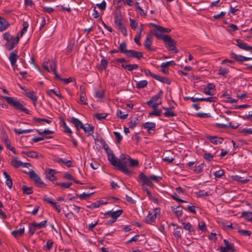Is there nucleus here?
<instances>
[{"label":"nucleus","mask_w":252,"mask_h":252,"mask_svg":"<svg viewBox=\"0 0 252 252\" xmlns=\"http://www.w3.org/2000/svg\"><path fill=\"white\" fill-rule=\"evenodd\" d=\"M117 116L120 118H121V119H126V117H127L128 116V114H123V112L120 110H118L117 111Z\"/></svg>","instance_id":"nucleus-61"},{"label":"nucleus","mask_w":252,"mask_h":252,"mask_svg":"<svg viewBox=\"0 0 252 252\" xmlns=\"http://www.w3.org/2000/svg\"><path fill=\"white\" fill-rule=\"evenodd\" d=\"M232 178L236 181L239 182L241 183L242 184H245L248 182H249L252 177L251 176H249L247 177L246 179H244L243 177H241L240 176L238 175H235L232 176Z\"/></svg>","instance_id":"nucleus-27"},{"label":"nucleus","mask_w":252,"mask_h":252,"mask_svg":"<svg viewBox=\"0 0 252 252\" xmlns=\"http://www.w3.org/2000/svg\"><path fill=\"white\" fill-rule=\"evenodd\" d=\"M236 41L237 43L236 45L239 47V48L246 51H252V47L244 43L242 40L237 39H236Z\"/></svg>","instance_id":"nucleus-14"},{"label":"nucleus","mask_w":252,"mask_h":252,"mask_svg":"<svg viewBox=\"0 0 252 252\" xmlns=\"http://www.w3.org/2000/svg\"><path fill=\"white\" fill-rule=\"evenodd\" d=\"M183 230L181 226H177V227L174 229L173 235L178 239L181 238L182 233Z\"/></svg>","instance_id":"nucleus-36"},{"label":"nucleus","mask_w":252,"mask_h":252,"mask_svg":"<svg viewBox=\"0 0 252 252\" xmlns=\"http://www.w3.org/2000/svg\"><path fill=\"white\" fill-rule=\"evenodd\" d=\"M33 120L37 123H41V122H46L47 124H50L51 123V121L46 119H41L36 117H33Z\"/></svg>","instance_id":"nucleus-60"},{"label":"nucleus","mask_w":252,"mask_h":252,"mask_svg":"<svg viewBox=\"0 0 252 252\" xmlns=\"http://www.w3.org/2000/svg\"><path fill=\"white\" fill-rule=\"evenodd\" d=\"M57 162L58 163L62 162L68 167H71L73 166V165H72V161L71 160H68L66 158H59L57 160Z\"/></svg>","instance_id":"nucleus-45"},{"label":"nucleus","mask_w":252,"mask_h":252,"mask_svg":"<svg viewBox=\"0 0 252 252\" xmlns=\"http://www.w3.org/2000/svg\"><path fill=\"white\" fill-rule=\"evenodd\" d=\"M19 42V35H17L15 37H13L11 38L8 41H6V42L5 44V48L8 51H10L13 49L16 45Z\"/></svg>","instance_id":"nucleus-8"},{"label":"nucleus","mask_w":252,"mask_h":252,"mask_svg":"<svg viewBox=\"0 0 252 252\" xmlns=\"http://www.w3.org/2000/svg\"><path fill=\"white\" fill-rule=\"evenodd\" d=\"M126 56L128 58H135L138 60L143 58V53L134 50H128Z\"/></svg>","instance_id":"nucleus-9"},{"label":"nucleus","mask_w":252,"mask_h":252,"mask_svg":"<svg viewBox=\"0 0 252 252\" xmlns=\"http://www.w3.org/2000/svg\"><path fill=\"white\" fill-rule=\"evenodd\" d=\"M82 129L87 133V136L92 135L94 132V126L90 124L87 123L84 125Z\"/></svg>","instance_id":"nucleus-13"},{"label":"nucleus","mask_w":252,"mask_h":252,"mask_svg":"<svg viewBox=\"0 0 252 252\" xmlns=\"http://www.w3.org/2000/svg\"><path fill=\"white\" fill-rule=\"evenodd\" d=\"M122 20L123 17L120 13L119 14H118L117 13H114V23L115 24H120V23H122Z\"/></svg>","instance_id":"nucleus-48"},{"label":"nucleus","mask_w":252,"mask_h":252,"mask_svg":"<svg viewBox=\"0 0 252 252\" xmlns=\"http://www.w3.org/2000/svg\"><path fill=\"white\" fill-rule=\"evenodd\" d=\"M163 91L160 90L159 92L153 96L151 99L147 102L148 105L152 108L157 107L158 105L161 104V102H158V99L163 95Z\"/></svg>","instance_id":"nucleus-6"},{"label":"nucleus","mask_w":252,"mask_h":252,"mask_svg":"<svg viewBox=\"0 0 252 252\" xmlns=\"http://www.w3.org/2000/svg\"><path fill=\"white\" fill-rule=\"evenodd\" d=\"M47 221V220H45L39 223H37L34 221H33V223H34L35 226H36V228H41L46 227Z\"/></svg>","instance_id":"nucleus-59"},{"label":"nucleus","mask_w":252,"mask_h":252,"mask_svg":"<svg viewBox=\"0 0 252 252\" xmlns=\"http://www.w3.org/2000/svg\"><path fill=\"white\" fill-rule=\"evenodd\" d=\"M18 58V56L14 52H12L10 53L9 60L10 63L12 66H14L16 64L17 60Z\"/></svg>","instance_id":"nucleus-28"},{"label":"nucleus","mask_w":252,"mask_h":252,"mask_svg":"<svg viewBox=\"0 0 252 252\" xmlns=\"http://www.w3.org/2000/svg\"><path fill=\"white\" fill-rule=\"evenodd\" d=\"M3 98L7 101L9 105L12 106L15 110L24 112L27 114H32L30 111L24 107L19 101L15 100L14 97L3 96Z\"/></svg>","instance_id":"nucleus-3"},{"label":"nucleus","mask_w":252,"mask_h":252,"mask_svg":"<svg viewBox=\"0 0 252 252\" xmlns=\"http://www.w3.org/2000/svg\"><path fill=\"white\" fill-rule=\"evenodd\" d=\"M129 156L124 154L121 155L119 159H114L113 157V160L111 161V164L125 174L130 175L131 171L127 168V164H129Z\"/></svg>","instance_id":"nucleus-1"},{"label":"nucleus","mask_w":252,"mask_h":252,"mask_svg":"<svg viewBox=\"0 0 252 252\" xmlns=\"http://www.w3.org/2000/svg\"><path fill=\"white\" fill-rule=\"evenodd\" d=\"M129 166L130 167H136L139 164V161L137 159H132L130 157H129Z\"/></svg>","instance_id":"nucleus-55"},{"label":"nucleus","mask_w":252,"mask_h":252,"mask_svg":"<svg viewBox=\"0 0 252 252\" xmlns=\"http://www.w3.org/2000/svg\"><path fill=\"white\" fill-rule=\"evenodd\" d=\"M238 232L242 235L244 236H250L252 232L249 230H242L241 229H238Z\"/></svg>","instance_id":"nucleus-64"},{"label":"nucleus","mask_w":252,"mask_h":252,"mask_svg":"<svg viewBox=\"0 0 252 252\" xmlns=\"http://www.w3.org/2000/svg\"><path fill=\"white\" fill-rule=\"evenodd\" d=\"M158 32L156 33V36L158 39V36H165V35L162 34V33H169L171 31V29L169 28H163L162 26H159L158 27Z\"/></svg>","instance_id":"nucleus-23"},{"label":"nucleus","mask_w":252,"mask_h":252,"mask_svg":"<svg viewBox=\"0 0 252 252\" xmlns=\"http://www.w3.org/2000/svg\"><path fill=\"white\" fill-rule=\"evenodd\" d=\"M204 164L201 163L197 166H195V168L193 170V172L196 174H199L203 171Z\"/></svg>","instance_id":"nucleus-52"},{"label":"nucleus","mask_w":252,"mask_h":252,"mask_svg":"<svg viewBox=\"0 0 252 252\" xmlns=\"http://www.w3.org/2000/svg\"><path fill=\"white\" fill-rule=\"evenodd\" d=\"M113 134L116 138L117 143H120L123 138L122 136L117 131L113 132Z\"/></svg>","instance_id":"nucleus-63"},{"label":"nucleus","mask_w":252,"mask_h":252,"mask_svg":"<svg viewBox=\"0 0 252 252\" xmlns=\"http://www.w3.org/2000/svg\"><path fill=\"white\" fill-rule=\"evenodd\" d=\"M163 109L165 110V112L163 113V115L166 117H173L177 116V114L171 111V108L169 107H163Z\"/></svg>","instance_id":"nucleus-39"},{"label":"nucleus","mask_w":252,"mask_h":252,"mask_svg":"<svg viewBox=\"0 0 252 252\" xmlns=\"http://www.w3.org/2000/svg\"><path fill=\"white\" fill-rule=\"evenodd\" d=\"M143 189L146 192L150 200H153L155 203H156L158 202V199L152 195L151 191L147 188H145L143 187Z\"/></svg>","instance_id":"nucleus-42"},{"label":"nucleus","mask_w":252,"mask_h":252,"mask_svg":"<svg viewBox=\"0 0 252 252\" xmlns=\"http://www.w3.org/2000/svg\"><path fill=\"white\" fill-rule=\"evenodd\" d=\"M14 131L15 132V133L18 134H21L22 133H29L32 131L33 129H25V130H22L21 129H16L15 128L13 129Z\"/></svg>","instance_id":"nucleus-53"},{"label":"nucleus","mask_w":252,"mask_h":252,"mask_svg":"<svg viewBox=\"0 0 252 252\" xmlns=\"http://www.w3.org/2000/svg\"><path fill=\"white\" fill-rule=\"evenodd\" d=\"M214 158V156L210 153H205L203 155V158L208 161H211Z\"/></svg>","instance_id":"nucleus-62"},{"label":"nucleus","mask_w":252,"mask_h":252,"mask_svg":"<svg viewBox=\"0 0 252 252\" xmlns=\"http://www.w3.org/2000/svg\"><path fill=\"white\" fill-rule=\"evenodd\" d=\"M142 127L147 129L150 134L151 130H155L156 128V124L153 122H146L142 124Z\"/></svg>","instance_id":"nucleus-24"},{"label":"nucleus","mask_w":252,"mask_h":252,"mask_svg":"<svg viewBox=\"0 0 252 252\" xmlns=\"http://www.w3.org/2000/svg\"><path fill=\"white\" fill-rule=\"evenodd\" d=\"M153 111L149 113V116H160L162 113V111L161 109H158L157 107L153 108Z\"/></svg>","instance_id":"nucleus-44"},{"label":"nucleus","mask_w":252,"mask_h":252,"mask_svg":"<svg viewBox=\"0 0 252 252\" xmlns=\"http://www.w3.org/2000/svg\"><path fill=\"white\" fill-rule=\"evenodd\" d=\"M206 138L209 140V141L215 144L218 145L221 144L223 139L221 137H218L217 136H207Z\"/></svg>","instance_id":"nucleus-21"},{"label":"nucleus","mask_w":252,"mask_h":252,"mask_svg":"<svg viewBox=\"0 0 252 252\" xmlns=\"http://www.w3.org/2000/svg\"><path fill=\"white\" fill-rule=\"evenodd\" d=\"M122 67L126 69L129 71H132L134 69H136L138 68L139 66L137 64H122Z\"/></svg>","instance_id":"nucleus-34"},{"label":"nucleus","mask_w":252,"mask_h":252,"mask_svg":"<svg viewBox=\"0 0 252 252\" xmlns=\"http://www.w3.org/2000/svg\"><path fill=\"white\" fill-rule=\"evenodd\" d=\"M161 179L162 177L161 176L152 175L149 177H147L144 173L141 172L138 175V181L142 183V186L146 185L150 187H154V185L152 182V181L158 183Z\"/></svg>","instance_id":"nucleus-2"},{"label":"nucleus","mask_w":252,"mask_h":252,"mask_svg":"<svg viewBox=\"0 0 252 252\" xmlns=\"http://www.w3.org/2000/svg\"><path fill=\"white\" fill-rule=\"evenodd\" d=\"M25 232V228L24 227L21 228L19 230H15L11 232V234L14 236L15 238H18V237L22 236L24 235Z\"/></svg>","instance_id":"nucleus-32"},{"label":"nucleus","mask_w":252,"mask_h":252,"mask_svg":"<svg viewBox=\"0 0 252 252\" xmlns=\"http://www.w3.org/2000/svg\"><path fill=\"white\" fill-rule=\"evenodd\" d=\"M24 172L29 175L30 178L34 182L37 187L39 188L46 187V185L41 181L39 176L34 170H32L29 172L24 171Z\"/></svg>","instance_id":"nucleus-5"},{"label":"nucleus","mask_w":252,"mask_h":252,"mask_svg":"<svg viewBox=\"0 0 252 252\" xmlns=\"http://www.w3.org/2000/svg\"><path fill=\"white\" fill-rule=\"evenodd\" d=\"M86 101L87 97L86 96V94L84 91V90H82L81 89V92L80 94V103L82 104L86 105L88 104Z\"/></svg>","instance_id":"nucleus-41"},{"label":"nucleus","mask_w":252,"mask_h":252,"mask_svg":"<svg viewBox=\"0 0 252 252\" xmlns=\"http://www.w3.org/2000/svg\"><path fill=\"white\" fill-rule=\"evenodd\" d=\"M108 63V62L104 58L102 59L100 64L97 66L98 69L101 71L106 70Z\"/></svg>","instance_id":"nucleus-35"},{"label":"nucleus","mask_w":252,"mask_h":252,"mask_svg":"<svg viewBox=\"0 0 252 252\" xmlns=\"http://www.w3.org/2000/svg\"><path fill=\"white\" fill-rule=\"evenodd\" d=\"M43 200L44 201L48 202L53 207H54L58 213L61 211V209L59 205H57L56 203L54 202L51 198L48 197L47 195H44Z\"/></svg>","instance_id":"nucleus-17"},{"label":"nucleus","mask_w":252,"mask_h":252,"mask_svg":"<svg viewBox=\"0 0 252 252\" xmlns=\"http://www.w3.org/2000/svg\"><path fill=\"white\" fill-rule=\"evenodd\" d=\"M230 55L232 59L235 60V61L238 62L242 63L245 61L244 58H245V57L243 56L242 55H238L235 53L233 52L232 51L230 52Z\"/></svg>","instance_id":"nucleus-29"},{"label":"nucleus","mask_w":252,"mask_h":252,"mask_svg":"<svg viewBox=\"0 0 252 252\" xmlns=\"http://www.w3.org/2000/svg\"><path fill=\"white\" fill-rule=\"evenodd\" d=\"M123 210H118L115 211H108L104 213V215L108 216L115 221L117 220V218L119 217L123 213Z\"/></svg>","instance_id":"nucleus-11"},{"label":"nucleus","mask_w":252,"mask_h":252,"mask_svg":"<svg viewBox=\"0 0 252 252\" xmlns=\"http://www.w3.org/2000/svg\"><path fill=\"white\" fill-rule=\"evenodd\" d=\"M47 94L50 96H52V94H54L56 96H57L59 98L62 99L63 98V96L61 93H57L56 91H55L54 89H51L49 90H48L46 92Z\"/></svg>","instance_id":"nucleus-50"},{"label":"nucleus","mask_w":252,"mask_h":252,"mask_svg":"<svg viewBox=\"0 0 252 252\" xmlns=\"http://www.w3.org/2000/svg\"><path fill=\"white\" fill-rule=\"evenodd\" d=\"M127 44L126 42H122L119 46V51L121 53L126 55L128 51V50H127Z\"/></svg>","instance_id":"nucleus-37"},{"label":"nucleus","mask_w":252,"mask_h":252,"mask_svg":"<svg viewBox=\"0 0 252 252\" xmlns=\"http://www.w3.org/2000/svg\"><path fill=\"white\" fill-rule=\"evenodd\" d=\"M152 42V35L150 33H148L146 36L145 40L144 41V46L145 48L149 51H155V49L151 47Z\"/></svg>","instance_id":"nucleus-12"},{"label":"nucleus","mask_w":252,"mask_h":252,"mask_svg":"<svg viewBox=\"0 0 252 252\" xmlns=\"http://www.w3.org/2000/svg\"><path fill=\"white\" fill-rule=\"evenodd\" d=\"M24 92L25 94L32 101L33 105L36 106L37 97L35 95V93L33 91L28 92L26 90Z\"/></svg>","instance_id":"nucleus-19"},{"label":"nucleus","mask_w":252,"mask_h":252,"mask_svg":"<svg viewBox=\"0 0 252 252\" xmlns=\"http://www.w3.org/2000/svg\"><path fill=\"white\" fill-rule=\"evenodd\" d=\"M21 189L24 194L30 195L33 193L32 187H28L25 185H23L21 186Z\"/></svg>","instance_id":"nucleus-38"},{"label":"nucleus","mask_w":252,"mask_h":252,"mask_svg":"<svg viewBox=\"0 0 252 252\" xmlns=\"http://www.w3.org/2000/svg\"><path fill=\"white\" fill-rule=\"evenodd\" d=\"M11 164L16 168H19L20 166H22L23 164V162L18 160L17 158H14L11 161Z\"/></svg>","instance_id":"nucleus-43"},{"label":"nucleus","mask_w":252,"mask_h":252,"mask_svg":"<svg viewBox=\"0 0 252 252\" xmlns=\"http://www.w3.org/2000/svg\"><path fill=\"white\" fill-rule=\"evenodd\" d=\"M9 26V24L3 17H0V32L6 30Z\"/></svg>","instance_id":"nucleus-25"},{"label":"nucleus","mask_w":252,"mask_h":252,"mask_svg":"<svg viewBox=\"0 0 252 252\" xmlns=\"http://www.w3.org/2000/svg\"><path fill=\"white\" fill-rule=\"evenodd\" d=\"M239 126V125L238 124H236V125H232L231 123H229L228 124L216 123L215 125V126L218 128L230 127L233 129L237 128Z\"/></svg>","instance_id":"nucleus-16"},{"label":"nucleus","mask_w":252,"mask_h":252,"mask_svg":"<svg viewBox=\"0 0 252 252\" xmlns=\"http://www.w3.org/2000/svg\"><path fill=\"white\" fill-rule=\"evenodd\" d=\"M158 39H162L165 43V46L169 51H172L174 53H178L176 47V41L172 38L169 35L166 34L165 36H158Z\"/></svg>","instance_id":"nucleus-4"},{"label":"nucleus","mask_w":252,"mask_h":252,"mask_svg":"<svg viewBox=\"0 0 252 252\" xmlns=\"http://www.w3.org/2000/svg\"><path fill=\"white\" fill-rule=\"evenodd\" d=\"M3 175L4 176L6 179V185L10 189H11L13 184L11 178L6 171H4L3 172Z\"/></svg>","instance_id":"nucleus-30"},{"label":"nucleus","mask_w":252,"mask_h":252,"mask_svg":"<svg viewBox=\"0 0 252 252\" xmlns=\"http://www.w3.org/2000/svg\"><path fill=\"white\" fill-rule=\"evenodd\" d=\"M106 153L108 156V160L110 161V163L111 161L113 160L112 158L114 157V159H116L117 158L115 156L114 154L113 153V151L111 150H108V151H107V152H106Z\"/></svg>","instance_id":"nucleus-58"},{"label":"nucleus","mask_w":252,"mask_h":252,"mask_svg":"<svg viewBox=\"0 0 252 252\" xmlns=\"http://www.w3.org/2000/svg\"><path fill=\"white\" fill-rule=\"evenodd\" d=\"M182 224L185 230L188 231L190 233H194L195 229L189 222H183Z\"/></svg>","instance_id":"nucleus-40"},{"label":"nucleus","mask_w":252,"mask_h":252,"mask_svg":"<svg viewBox=\"0 0 252 252\" xmlns=\"http://www.w3.org/2000/svg\"><path fill=\"white\" fill-rule=\"evenodd\" d=\"M175 63L174 61L167 62L161 63L160 66L161 68L162 72L166 75L169 74V71L166 69V67L169 65H175Z\"/></svg>","instance_id":"nucleus-20"},{"label":"nucleus","mask_w":252,"mask_h":252,"mask_svg":"<svg viewBox=\"0 0 252 252\" xmlns=\"http://www.w3.org/2000/svg\"><path fill=\"white\" fill-rule=\"evenodd\" d=\"M171 208L172 211L175 214L176 216L177 217L179 218L182 216V210L183 208V207L182 206L179 205L176 207L171 206Z\"/></svg>","instance_id":"nucleus-22"},{"label":"nucleus","mask_w":252,"mask_h":252,"mask_svg":"<svg viewBox=\"0 0 252 252\" xmlns=\"http://www.w3.org/2000/svg\"><path fill=\"white\" fill-rule=\"evenodd\" d=\"M106 153L108 156V160L110 161V163L111 161L113 160L112 158L114 157V159H116L117 158L115 156L114 154L113 153V151L111 150H108V151H107V152H106Z\"/></svg>","instance_id":"nucleus-57"},{"label":"nucleus","mask_w":252,"mask_h":252,"mask_svg":"<svg viewBox=\"0 0 252 252\" xmlns=\"http://www.w3.org/2000/svg\"><path fill=\"white\" fill-rule=\"evenodd\" d=\"M139 120L138 118H135L133 120H131L127 123V125L130 128H133L139 124Z\"/></svg>","instance_id":"nucleus-47"},{"label":"nucleus","mask_w":252,"mask_h":252,"mask_svg":"<svg viewBox=\"0 0 252 252\" xmlns=\"http://www.w3.org/2000/svg\"><path fill=\"white\" fill-rule=\"evenodd\" d=\"M72 185V183H58L56 182L55 185L60 186L62 188L68 189L71 185Z\"/></svg>","instance_id":"nucleus-56"},{"label":"nucleus","mask_w":252,"mask_h":252,"mask_svg":"<svg viewBox=\"0 0 252 252\" xmlns=\"http://www.w3.org/2000/svg\"><path fill=\"white\" fill-rule=\"evenodd\" d=\"M195 193L197 196L199 197H201L205 196H207L210 195V193L208 191H205L203 190H199L198 191L195 192Z\"/></svg>","instance_id":"nucleus-54"},{"label":"nucleus","mask_w":252,"mask_h":252,"mask_svg":"<svg viewBox=\"0 0 252 252\" xmlns=\"http://www.w3.org/2000/svg\"><path fill=\"white\" fill-rule=\"evenodd\" d=\"M160 210V208H156L153 211H149L148 216L145 219V222L149 224H152L155 222L157 214L159 213Z\"/></svg>","instance_id":"nucleus-7"},{"label":"nucleus","mask_w":252,"mask_h":252,"mask_svg":"<svg viewBox=\"0 0 252 252\" xmlns=\"http://www.w3.org/2000/svg\"><path fill=\"white\" fill-rule=\"evenodd\" d=\"M70 119V123L74 125L77 130L79 131L80 129L83 128L84 125L78 119L75 117H72Z\"/></svg>","instance_id":"nucleus-18"},{"label":"nucleus","mask_w":252,"mask_h":252,"mask_svg":"<svg viewBox=\"0 0 252 252\" xmlns=\"http://www.w3.org/2000/svg\"><path fill=\"white\" fill-rule=\"evenodd\" d=\"M215 86L213 84L209 83L206 88L203 89V93L205 94L213 95L214 94Z\"/></svg>","instance_id":"nucleus-15"},{"label":"nucleus","mask_w":252,"mask_h":252,"mask_svg":"<svg viewBox=\"0 0 252 252\" xmlns=\"http://www.w3.org/2000/svg\"><path fill=\"white\" fill-rule=\"evenodd\" d=\"M148 82L146 80H141L136 83V88L138 89H142L147 86Z\"/></svg>","instance_id":"nucleus-51"},{"label":"nucleus","mask_w":252,"mask_h":252,"mask_svg":"<svg viewBox=\"0 0 252 252\" xmlns=\"http://www.w3.org/2000/svg\"><path fill=\"white\" fill-rule=\"evenodd\" d=\"M228 72L229 69L228 68L220 67L218 70V74L223 77H226V75Z\"/></svg>","instance_id":"nucleus-46"},{"label":"nucleus","mask_w":252,"mask_h":252,"mask_svg":"<svg viewBox=\"0 0 252 252\" xmlns=\"http://www.w3.org/2000/svg\"><path fill=\"white\" fill-rule=\"evenodd\" d=\"M241 217L246 220L252 222V212L249 211H244L242 213Z\"/></svg>","instance_id":"nucleus-31"},{"label":"nucleus","mask_w":252,"mask_h":252,"mask_svg":"<svg viewBox=\"0 0 252 252\" xmlns=\"http://www.w3.org/2000/svg\"><path fill=\"white\" fill-rule=\"evenodd\" d=\"M36 228L34 223L32 222L29 225V233L30 236L34 234L36 231Z\"/></svg>","instance_id":"nucleus-49"},{"label":"nucleus","mask_w":252,"mask_h":252,"mask_svg":"<svg viewBox=\"0 0 252 252\" xmlns=\"http://www.w3.org/2000/svg\"><path fill=\"white\" fill-rule=\"evenodd\" d=\"M56 173L57 171L55 170L52 169H47L45 171L46 178L55 185L56 182H57L56 181V177L55 176V174H56Z\"/></svg>","instance_id":"nucleus-10"},{"label":"nucleus","mask_w":252,"mask_h":252,"mask_svg":"<svg viewBox=\"0 0 252 252\" xmlns=\"http://www.w3.org/2000/svg\"><path fill=\"white\" fill-rule=\"evenodd\" d=\"M154 79L168 85H170L171 84V81L166 77L156 75Z\"/></svg>","instance_id":"nucleus-33"},{"label":"nucleus","mask_w":252,"mask_h":252,"mask_svg":"<svg viewBox=\"0 0 252 252\" xmlns=\"http://www.w3.org/2000/svg\"><path fill=\"white\" fill-rule=\"evenodd\" d=\"M220 252H228V251L234 252L236 251L233 243H230V245L225 247L222 246L220 248Z\"/></svg>","instance_id":"nucleus-26"}]
</instances>
